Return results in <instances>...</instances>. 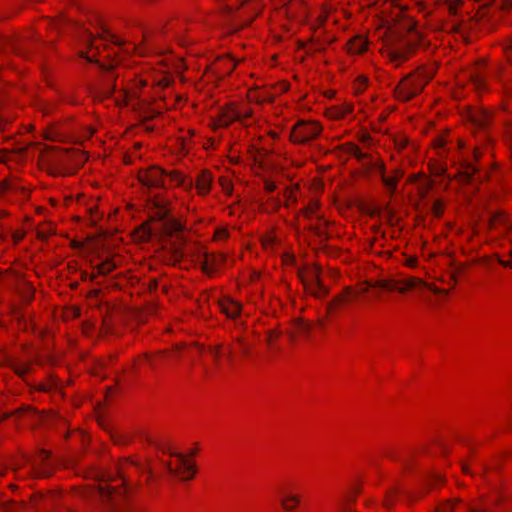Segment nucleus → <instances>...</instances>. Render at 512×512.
Segmentation results:
<instances>
[{
  "label": "nucleus",
  "mask_w": 512,
  "mask_h": 512,
  "mask_svg": "<svg viewBox=\"0 0 512 512\" xmlns=\"http://www.w3.org/2000/svg\"><path fill=\"white\" fill-rule=\"evenodd\" d=\"M238 341L241 344L243 354L247 356L249 354V348L243 343L241 339H238Z\"/></svg>",
  "instance_id": "nucleus-43"
},
{
  "label": "nucleus",
  "mask_w": 512,
  "mask_h": 512,
  "mask_svg": "<svg viewBox=\"0 0 512 512\" xmlns=\"http://www.w3.org/2000/svg\"><path fill=\"white\" fill-rule=\"evenodd\" d=\"M68 157V153H62L58 158L53 159L51 164L53 166V171H51V173H62V166L67 162Z\"/></svg>",
  "instance_id": "nucleus-19"
},
{
  "label": "nucleus",
  "mask_w": 512,
  "mask_h": 512,
  "mask_svg": "<svg viewBox=\"0 0 512 512\" xmlns=\"http://www.w3.org/2000/svg\"><path fill=\"white\" fill-rule=\"evenodd\" d=\"M477 172V168L471 163H466L463 167L462 176L465 181L470 182L473 179V176Z\"/></svg>",
  "instance_id": "nucleus-24"
},
{
  "label": "nucleus",
  "mask_w": 512,
  "mask_h": 512,
  "mask_svg": "<svg viewBox=\"0 0 512 512\" xmlns=\"http://www.w3.org/2000/svg\"><path fill=\"white\" fill-rule=\"evenodd\" d=\"M452 509H453V504H451V503H445V504H443V505L439 508L438 512H452Z\"/></svg>",
  "instance_id": "nucleus-38"
},
{
  "label": "nucleus",
  "mask_w": 512,
  "mask_h": 512,
  "mask_svg": "<svg viewBox=\"0 0 512 512\" xmlns=\"http://www.w3.org/2000/svg\"><path fill=\"white\" fill-rule=\"evenodd\" d=\"M275 189H276V185H275V183H273V182H271V181H266V182H265V190H266L268 193L273 192Z\"/></svg>",
  "instance_id": "nucleus-39"
},
{
  "label": "nucleus",
  "mask_w": 512,
  "mask_h": 512,
  "mask_svg": "<svg viewBox=\"0 0 512 512\" xmlns=\"http://www.w3.org/2000/svg\"><path fill=\"white\" fill-rule=\"evenodd\" d=\"M226 356H227V358H228V360H229V361H231V360H232V352H231V350H230V349H229V350H228V352L226 353Z\"/></svg>",
  "instance_id": "nucleus-55"
},
{
  "label": "nucleus",
  "mask_w": 512,
  "mask_h": 512,
  "mask_svg": "<svg viewBox=\"0 0 512 512\" xmlns=\"http://www.w3.org/2000/svg\"><path fill=\"white\" fill-rule=\"evenodd\" d=\"M126 489L124 488H115L111 485L104 483L99 485V494L100 497L109 502L113 507L118 506V501L123 497Z\"/></svg>",
  "instance_id": "nucleus-5"
},
{
  "label": "nucleus",
  "mask_w": 512,
  "mask_h": 512,
  "mask_svg": "<svg viewBox=\"0 0 512 512\" xmlns=\"http://www.w3.org/2000/svg\"><path fill=\"white\" fill-rule=\"evenodd\" d=\"M462 4V0H446L448 12L451 16L457 14L458 7Z\"/></svg>",
  "instance_id": "nucleus-30"
},
{
  "label": "nucleus",
  "mask_w": 512,
  "mask_h": 512,
  "mask_svg": "<svg viewBox=\"0 0 512 512\" xmlns=\"http://www.w3.org/2000/svg\"><path fill=\"white\" fill-rule=\"evenodd\" d=\"M445 145H446V140H445V138H444V137H442V136H439V137H437V138L434 140V146H435V148H437V149H444Z\"/></svg>",
  "instance_id": "nucleus-34"
},
{
  "label": "nucleus",
  "mask_w": 512,
  "mask_h": 512,
  "mask_svg": "<svg viewBox=\"0 0 512 512\" xmlns=\"http://www.w3.org/2000/svg\"><path fill=\"white\" fill-rule=\"evenodd\" d=\"M164 229L168 234H173L175 232H180L182 230V225L175 219L170 218L165 221Z\"/></svg>",
  "instance_id": "nucleus-21"
},
{
  "label": "nucleus",
  "mask_w": 512,
  "mask_h": 512,
  "mask_svg": "<svg viewBox=\"0 0 512 512\" xmlns=\"http://www.w3.org/2000/svg\"><path fill=\"white\" fill-rule=\"evenodd\" d=\"M203 260L201 261V267L205 273H212L215 269H217L225 260L222 255H212L208 253H203Z\"/></svg>",
  "instance_id": "nucleus-8"
},
{
  "label": "nucleus",
  "mask_w": 512,
  "mask_h": 512,
  "mask_svg": "<svg viewBox=\"0 0 512 512\" xmlns=\"http://www.w3.org/2000/svg\"><path fill=\"white\" fill-rule=\"evenodd\" d=\"M85 39H86V41H87L89 44H92V42H93V37H92L91 33L86 32V33H85Z\"/></svg>",
  "instance_id": "nucleus-48"
},
{
  "label": "nucleus",
  "mask_w": 512,
  "mask_h": 512,
  "mask_svg": "<svg viewBox=\"0 0 512 512\" xmlns=\"http://www.w3.org/2000/svg\"><path fill=\"white\" fill-rule=\"evenodd\" d=\"M228 236V232L225 229H218L216 231V237L218 239L226 238Z\"/></svg>",
  "instance_id": "nucleus-40"
},
{
  "label": "nucleus",
  "mask_w": 512,
  "mask_h": 512,
  "mask_svg": "<svg viewBox=\"0 0 512 512\" xmlns=\"http://www.w3.org/2000/svg\"><path fill=\"white\" fill-rule=\"evenodd\" d=\"M24 290L20 291L22 298L24 301H30L33 296V288L30 287L28 284L24 283Z\"/></svg>",
  "instance_id": "nucleus-31"
},
{
  "label": "nucleus",
  "mask_w": 512,
  "mask_h": 512,
  "mask_svg": "<svg viewBox=\"0 0 512 512\" xmlns=\"http://www.w3.org/2000/svg\"><path fill=\"white\" fill-rule=\"evenodd\" d=\"M511 3H512V0H506V2H505L506 7H508L509 5H511Z\"/></svg>",
  "instance_id": "nucleus-60"
},
{
  "label": "nucleus",
  "mask_w": 512,
  "mask_h": 512,
  "mask_svg": "<svg viewBox=\"0 0 512 512\" xmlns=\"http://www.w3.org/2000/svg\"><path fill=\"white\" fill-rule=\"evenodd\" d=\"M491 118H492L491 113L486 110L475 111L471 115L473 124L476 127L483 129V130H485L488 127V125L491 121Z\"/></svg>",
  "instance_id": "nucleus-12"
},
{
  "label": "nucleus",
  "mask_w": 512,
  "mask_h": 512,
  "mask_svg": "<svg viewBox=\"0 0 512 512\" xmlns=\"http://www.w3.org/2000/svg\"><path fill=\"white\" fill-rule=\"evenodd\" d=\"M375 286L387 290H396L397 282L396 279L379 280L376 282Z\"/></svg>",
  "instance_id": "nucleus-28"
},
{
  "label": "nucleus",
  "mask_w": 512,
  "mask_h": 512,
  "mask_svg": "<svg viewBox=\"0 0 512 512\" xmlns=\"http://www.w3.org/2000/svg\"><path fill=\"white\" fill-rule=\"evenodd\" d=\"M220 351H221V347H215V348H211L209 350V352L214 356V358H218V356L220 355Z\"/></svg>",
  "instance_id": "nucleus-42"
},
{
  "label": "nucleus",
  "mask_w": 512,
  "mask_h": 512,
  "mask_svg": "<svg viewBox=\"0 0 512 512\" xmlns=\"http://www.w3.org/2000/svg\"><path fill=\"white\" fill-rule=\"evenodd\" d=\"M39 474H40L41 476H43V477H46V476H48V475H49V472H48V471H46V470H42V471H39Z\"/></svg>",
  "instance_id": "nucleus-54"
},
{
  "label": "nucleus",
  "mask_w": 512,
  "mask_h": 512,
  "mask_svg": "<svg viewBox=\"0 0 512 512\" xmlns=\"http://www.w3.org/2000/svg\"><path fill=\"white\" fill-rule=\"evenodd\" d=\"M352 155L359 161H363L367 157V155L363 153L358 147L353 148Z\"/></svg>",
  "instance_id": "nucleus-33"
},
{
  "label": "nucleus",
  "mask_w": 512,
  "mask_h": 512,
  "mask_svg": "<svg viewBox=\"0 0 512 512\" xmlns=\"http://www.w3.org/2000/svg\"><path fill=\"white\" fill-rule=\"evenodd\" d=\"M65 100L69 103H72V104H76L78 103L77 101H74L72 98H69V97H66Z\"/></svg>",
  "instance_id": "nucleus-56"
},
{
  "label": "nucleus",
  "mask_w": 512,
  "mask_h": 512,
  "mask_svg": "<svg viewBox=\"0 0 512 512\" xmlns=\"http://www.w3.org/2000/svg\"><path fill=\"white\" fill-rule=\"evenodd\" d=\"M426 193H427V191H426V190H425V191H423V192H422V196L424 197Z\"/></svg>",
  "instance_id": "nucleus-63"
},
{
  "label": "nucleus",
  "mask_w": 512,
  "mask_h": 512,
  "mask_svg": "<svg viewBox=\"0 0 512 512\" xmlns=\"http://www.w3.org/2000/svg\"><path fill=\"white\" fill-rule=\"evenodd\" d=\"M319 273L320 272L316 267H310L299 272V277L306 290L318 298L323 297L328 293L327 287H325L320 281Z\"/></svg>",
  "instance_id": "nucleus-2"
},
{
  "label": "nucleus",
  "mask_w": 512,
  "mask_h": 512,
  "mask_svg": "<svg viewBox=\"0 0 512 512\" xmlns=\"http://www.w3.org/2000/svg\"><path fill=\"white\" fill-rule=\"evenodd\" d=\"M221 185L225 192L230 193L232 191V185L227 179H221Z\"/></svg>",
  "instance_id": "nucleus-36"
},
{
  "label": "nucleus",
  "mask_w": 512,
  "mask_h": 512,
  "mask_svg": "<svg viewBox=\"0 0 512 512\" xmlns=\"http://www.w3.org/2000/svg\"><path fill=\"white\" fill-rule=\"evenodd\" d=\"M352 291L350 288H346L343 293L337 295L331 302L327 304V311L330 312L335 305L345 303L350 299Z\"/></svg>",
  "instance_id": "nucleus-17"
},
{
  "label": "nucleus",
  "mask_w": 512,
  "mask_h": 512,
  "mask_svg": "<svg viewBox=\"0 0 512 512\" xmlns=\"http://www.w3.org/2000/svg\"><path fill=\"white\" fill-rule=\"evenodd\" d=\"M251 116V110L245 109V110H232L229 112H226L221 117V125L228 126L230 123H232L235 120H242L243 118H248Z\"/></svg>",
  "instance_id": "nucleus-10"
},
{
  "label": "nucleus",
  "mask_w": 512,
  "mask_h": 512,
  "mask_svg": "<svg viewBox=\"0 0 512 512\" xmlns=\"http://www.w3.org/2000/svg\"><path fill=\"white\" fill-rule=\"evenodd\" d=\"M169 454L176 457L178 461L175 467L171 462H166L165 467L167 471L174 476L183 475L182 480L192 479L196 473L194 464L188 462L181 453L169 452Z\"/></svg>",
  "instance_id": "nucleus-4"
},
{
  "label": "nucleus",
  "mask_w": 512,
  "mask_h": 512,
  "mask_svg": "<svg viewBox=\"0 0 512 512\" xmlns=\"http://www.w3.org/2000/svg\"><path fill=\"white\" fill-rule=\"evenodd\" d=\"M39 457H40V460H41L42 462H44V461H46V460L49 458V455H48V453H47V452L42 451V452H41V454L39 455Z\"/></svg>",
  "instance_id": "nucleus-45"
},
{
  "label": "nucleus",
  "mask_w": 512,
  "mask_h": 512,
  "mask_svg": "<svg viewBox=\"0 0 512 512\" xmlns=\"http://www.w3.org/2000/svg\"><path fill=\"white\" fill-rule=\"evenodd\" d=\"M300 503V497L294 494L284 493L281 498V506L287 512H292Z\"/></svg>",
  "instance_id": "nucleus-14"
},
{
  "label": "nucleus",
  "mask_w": 512,
  "mask_h": 512,
  "mask_svg": "<svg viewBox=\"0 0 512 512\" xmlns=\"http://www.w3.org/2000/svg\"><path fill=\"white\" fill-rule=\"evenodd\" d=\"M15 370H16L17 374H19V375H21V376H22V375H24V374H26V373L28 372L29 367H28L27 365H24V364H23V365H19V366H17V367L15 368Z\"/></svg>",
  "instance_id": "nucleus-37"
},
{
  "label": "nucleus",
  "mask_w": 512,
  "mask_h": 512,
  "mask_svg": "<svg viewBox=\"0 0 512 512\" xmlns=\"http://www.w3.org/2000/svg\"><path fill=\"white\" fill-rule=\"evenodd\" d=\"M282 335V331L278 329H270L266 333V341L270 348L279 350V347L276 346L275 341Z\"/></svg>",
  "instance_id": "nucleus-18"
},
{
  "label": "nucleus",
  "mask_w": 512,
  "mask_h": 512,
  "mask_svg": "<svg viewBox=\"0 0 512 512\" xmlns=\"http://www.w3.org/2000/svg\"><path fill=\"white\" fill-rule=\"evenodd\" d=\"M462 470L466 474H470V468L466 464H462Z\"/></svg>",
  "instance_id": "nucleus-49"
},
{
  "label": "nucleus",
  "mask_w": 512,
  "mask_h": 512,
  "mask_svg": "<svg viewBox=\"0 0 512 512\" xmlns=\"http://www.w3.org/2000/svg\"><path fill=\"white\" fill-rule=\"evenodd\" d=\"M366 291H367V288H362V289L360 290V292H361V293H365Z\"/></svg>",
  "instance_id": "nucleus-62"
},
{
  "label": "nucleus",
  "mask_w": 512,
  "mask_h": 512,
  "mask_svg": "<svg viewBox=\"0 0 512 512\" xmlns=\"http://www.w3.org/2000/svg\"><path fill=\"white\" fill-rule=\"evenodd\" d=\"M171 257H172L173 263H176L185 257V251L183 250L181 245H179V244L172 245Z\"/></svg>",
  "instance_id": "nucleus-23"
},
{
  "label": "nucleus",
  "mask_w": 512,
  "mask_h": 512,
  "mask_svg": "<svg viewBox=\"0 0 512 512\" xmlns=\"http://www.w3.org/2000/svg\"><path fill=\"white\" fill-rule=\"evenodd\" d=\"M359 85L364 87L366 85L367 80L364 77L359 78Z\"/></svg>",
  "instance_id": "nucleus-50"
},
{
  "label": "nucleus",
  "mask_w": 512,
  "mask_h": 512,
  "mask_svg": "<svg viewBox=\"0 0 512 512\" xmlns=\"http://www.w3.org/2000/svg\"><path fill=\"white\" fill-rule=\"evenodd\" d=\"M349 112H350V108H347L345 111H343V112L341 113V115H343V114H345V113H349Z\"/></svg>",
  "instance_id": "nucleus-61"
},
{
  "label": "nucleus",
  "mask_w": 512,
  "mask_h": 512,
  "mask_svg": "<svg viewBox=\"0 0 512 512\" xmlns=\"http://www.w3.org/2000/svg\"><path fill=\"white\" fill-rule=\"evenodd\" d=\"M367 43L363 39H355L350 46V50L353 53H362L366 50Z\"/></svg>",
  "instance_id": "nucleus-25"
},
{
  "label": "nucleus",
  "mask_w": 512,
  "mask_h": 512,
  "mask_svg": "<svg viewBox=\"0 0 512 512\" xmlns=\"http://www.w3.org/2000/svg\"><path fill=\"white\" fill-rule=\"evenodd\" d=\"M212 177L207 171L201 172L196 180V187L200 194H206L210 190Z\"/></svg>",
  "instance_id": "nucleus-13"
},
{
  "label": "nucleus",
  "mask_w": 512,
  "mask_h": 512,
  "mask_svg": "<svg viewBox=\"0 0 512 512\" xmlns=\"http://www.w3.org/2000/svg\"><path fill=\"white\" fill-rule=\"evenodd\" d=\"M429 288H430L434 293H441V292H443V293H445V294L447 293L446 291H443V290L438 289V288H436V287H433V288H432V287H429Z\"/></svg>",
  "instance_id": "nucleus-51"
},
{
  "label": "nucleus",
  "mask_w": 512,
  "mask_h": 512,
  "mask_svg": "<svg viewBox=\"0 0 512 512\" xmlns=\"http://www.w3.org/2000/svg\"><path fill=\"white\" fill-rule=\"evenodd\" d=\"M4 185H5V188H4L5 191H15V190L20 189V187L16 183L5 182Z\"/></svg>",
  "instance_id": "nucleus-35"
},
{
  "label": "nucleus",
  "mask_w": 512,
  "mask_h": 512,
  "mask_svg": "<svg viewBox=\"0 0 512 512\" xmlns=\"http://www.w3.org/2000/svg\"><path fill=\"white\" fill-rule=\"evenodd\" d=\"M320 132L321 127L317 122L299 121L293 129L291 137L294 142L304 144L318 137Z\"/></svg>",
  "instance_id": "nucleus-3"
},
{
  "label": "nucleus",
  "mask_w": 512,
  "mask_h": 512,
  "mask_svg": "<svg viewBox=\"0 0 512 512\" xmlns=\"http://www.w3.org/2000/svg\"><path fill=\"white\" fill-rule=\"evenodd\" d=\"M123 474H124V468H123V466L118 467V475H119V477H120V478H122V477H123Z\"/></svg>",
  "instance_id": "nucleus-52"
},
{
  "label": "nucleus",
  "mask_w": 512,
  "mask_h": 512,
  "mask_svg": "<svg viewBox=\"0 0 512 512\" xmlns=\"http://www.w3.org/2000/svg\"><path fill=\"white\" fill-rule=\"evenodd\" d=\"M288 336H289L291 341H294V339L296 337V332L291 331V332L288 333Z\"/></svg>",
  "instance_id": "nucleus-53"
},
{
  "label": "nucleus",
  "mask_w": 512,
  "mask_h": 512,
  "mask_svg": "<svg viewBox=\"0 0 512 512\" xmlns=\"http://www.w3.org/2000/svg\"><path fill=\"white\" fill-rule=\"evenodd\" d=\"M379 170L382 174L383 184L390 190V192H394L397 187V179L393 177H386L384 175V167L382 165H379Z\"/></svg>",
  "instance_id": "nucleus-22"
},
{
  "label": "nucleus",
  "mask_w": 512,
  "mask_h": 512,
  "mask_svg": "<svg viewBox=\"0 0 512 512\" xmlns=\"http://www.w3.org/2000/svg\"><path fill=\"white\" fill-rule=\"evenodd\" d=\"M140 181L147 187H163L164 172L159 168H151L140 175Z\"/></svg>",
  "instance_id": "nucleus-6"
},
{
  "label": "nucleus",
  "mask_w": 512,
  "mask_h": 512,
  "mask_svg": "<svg viewBox=\"0 0 512 512\" xmlns=\"http://www.w3.org/2000/svg\"><path fill=\"white\" fill-rule=\"evenodd\" d=\"M498 260V263L504 267H509V268H512V260L511 261H506V260H502L501 258H497Z\"/></svg>",
  "instance_id": "nucleus-41"
},
{
  "label": "nucleus",
  "mask_w": 512,
  "mask_h": 512,
  "mask_svg": "<svg viewBox=\"0 0 512 512\" xmlns=\"http://www.w3.org/2000/svg\"><path fill=\"white\" fill-rule=\"evenodd\" d=\"M490 223L493 227H496L498 224H503L506 227L510 226V223L502 214L493 215L490 219Z\"/></svg>",
  "instance_id": "nucleus-29"
},
{
  "label": "nucleus",
  "mask_w": 512,
  "mask_h": 512,
  "mask_svg": "<svg viewBox=\"0 0 512 512\" xmlns=\"http://www.w3.org/2000/svg\"><path fill=\"white\" fill-rule=\"evenodd\" d=\"M40 500H42L45 504H48V503L52 502L53 497L52 496L40 497Z\"/></svg>",
  "instance_id": "nucleus-47"
},
{
  "label": "nucleus",
  "mask_w": 512,
  "mask_h": 512,
  "mask_svg": "<svg viewBox=\"0 0 512 512\" xmlns=\"http://www.w3.org/2000/svg\"><path fill=\"white\" fill-rule=\"evenodd\" d=\"M102 37L105 40L110 41L111 43H113L114 45H116L118 47H123L125 45V41L121 40L116 35L112 34L111 32H109L107 30H104V34L102 35Z\"/></svg>",
  "instance_id": "nucleus-27"
},
{
  "label": "nucleus",
  "mask_w": 512,
  "mask_h": 512,
  "mask_svg": "<svg viewBox=\"0 0 512 512\" xmlns=\"http://www.w3.org/2000/svg\"><path fill=\"white\" fill-rule=\"evenodd\" d=\"M471 81L476 89L481 90L484 89L486 78L483 72L479 67L475 68L470 74Z\"/></svg>",
  "instance_id": "nucleus-15"
},
{
  "label": "nucleus",
  "mask_w": 512,
  "mask_h": 512,
  "mask_svg": "<svg viewBox=\"0 0 512 512\" xmlns=\"http://www.w3.org/2000/svg\"><path fill=\"white\" fill-rule=\"evenodd\" d=\"M34 506H35V508H37V506H38L36 501H34Z\"/></svg>",
  "instance_id": "nucleus-64"
},
{
  "label": "nucleus",
  "mask_w": 512,
  "mask_h": 512,
  "mask_svg": "<svg viewBox=\"0 0 512 512\" xmlns=\"http://www.w3.org/2000/svg\"><path fill=\"white\" fill-rule=\"evenodd\" d=\"M410 51L409 47H395L388 52L389 60L398 66L409 58Z\"/></svg>",
  "instance_id": "nucleus-9"
},
{
  "label": "nucleus",
  "mask_w": 512,
  "mask_h": 512,
  "mask_svg": "<svg viewBox=\"0 0 512 512\" xmlns=\"http://www.w3.org/2000/svg\"><path fill=\"white\" fill-rule=\"evenodd\" d=\"M314 209H315V207H312V206H311V207H309V208L307 209V213H312V212L314 211Z\"/></svg>",
  "instance_id": "nucleus-59"
},
{
  "label": "nucleus",
  "mask_w": 512,
  "mask_h": 512,
  "mask_svg": "<svg viewBox=\"0 0 512 512\" xmlns=\"http://www.w3.org/2000/svg\"><path fill=\"white\" fill-rule=\"evenodd\" d=\"M15 50H16V52H17V53H19V54H22V53H23V51H22V49H21L20 47H15Z\"/></svg>",
  "instance_id": "nucleus-58"
},
{
  "label": "nucleus",
  "mask_w": 512,
  "mask_h": 512,
  "mask_svg": "<svg viewBox=\"0 0 512 512\" xmlns=\"http://www.w3.org/2000/svg\"><path fill=\"white\" fill-rule=\"evenodd\" d=\"M433 75V70L427 69H421L414 74L407 75L396 88L398 98L408 101L415 97L423 90Z\"/></svg>",
  "instance_id": "nucleus-1"
},
{
  "label": "nucleus",
  "mask_w": 512,
  "mask_h": 512,
  "mask_svg": "<svg viewBox=\"0 0 512 512\" xmlns=\"http://www.w3.org/2000/svg\"><path fill=\"white\" fill-rule=\"evenodd\" d=\"M397 286L396 291L400 293H405L406 291L414 288H418L421 286H425L426 284L419 278L409 277L406 279L396 280Z\"/></svg>",
  "instance_id": "nucleus-11"
},
{
  "label": "nucleus",
  "mask_w": 512,
  "mask_h": 512,
  "mask_svg": "<svg viewBox=\"0 0 512 512\" xmlns=\"http://www.w3.org/2000/svg\"><path fill=\"white\" fill-rule=\"evenodd\" d=\"M297 327H298V332L299 333H302V332H304V331H306L308 329L307 325H305V324H303L301 322H299L297 324Z\"/></svg>",
  "instance_id": "nucleus-44"
},
{
  "label": "nucleus",
  "mask_w": 512,
  "mask_h": 512,
  "mask_svg": "<svg viewBox=\"0 0 512 512\" xmlns=\"http://www.w3.org/2000/svg\"><path fill=\"white\" fill-rule=\"evenodd\" d=\"M221 309L223 313H225L228 317L235 318L237 315H239L241 307L235 301H228L221 305Z\"/></svg>",
  "instance_id": "nucleus-16"
},
{
  "label": "nucleus",
  "mask_w": 512,
  "mask_h": 512,
  "mask_svg": "<svg viewBox=\"0 0 512 512\" xmlns=\"http://www.w3.org/2000/svg\"><path fill=\"white\" fill-rule=\"evenodd\" d=\"M115 75L112 72H107L102 83L93 92L94 96L98 99L110 97L116 90Z\"/></svg>",
  "instance_id": "nucleus-7"
},
{
  "label": "nucleus",
  "mask_w": 512,
  "mask_h": 512,
  "mask_svg": "<svg viewBox=\"0 0 512 512\" xmlns=\"http://www.w3.org/2000/svg\"><path fill=\"white\" fill-rule=\"evenodd\" d=\"M429 481L430 482H440L441 481V477H440V475L435 474V475L431 476Z\"/></svg>",
  "instance_id": "nucleus-46"
},
{
  "label": "nucleus",
  "mask_w": 512,
  "mask_h": 512,
  "mask_svg": "<svg viewBox=\"0 0 512 512\" xmlns=\"http://www.w3.org/2000/svg\"><path fill=\"white\" fill-rule=\"evenodd\" d=\"M25 508L24 504L15 501H7L2 505L3 512H22Z\"/></svg>",
  "instance_id": "nucleus-20"
},
{
  "label": "nucleus",
  "mask_w": 512,
  "mask_h": 512,
  "mask_svg": "<svg viewBox=\"0 0 512 512\" xmlns=\"http://www.w3.org/2000/svg\"><path fill=\"white\" fill-rule=\"evenodd\" d=\"M431 210L435 217H440L443 213V206L439 201H434L431 205Z\"/></svg>",
  "instance_id": "nucleus-32"
},
{
  "label": "nucleus",
  "mask_w": 512,
  "mask_h": 512,
  "mask_svg": "<svg viewBox=\"0 0 512 512\" xmlns=\"http://www.w3.org/2000/svg\"><path fill=\"white\" fill-rule=\"evenodd\" d=\"M14 239L16 242L20 241L22 239V235L21 234H18V235H14Z\"/></svg>",
  "instance_id": "nucleus-57"
},
{
  "label": "nucleus",
  "mask_w": 512,
  "mask_h": 512,
  "mask_svg": "<svg viewBox=\"0 0 512 512\" xmlns=\"http://www.w3.org/2000/svg\"><path fill=\"white\" fill-rule=\"evenodd\" d=\"M116 268V264L111 260H106L98 266V272L100 274H108Z\"/></svg>",
  "instance_id": "nucleus-26"
}]
</instances>
